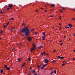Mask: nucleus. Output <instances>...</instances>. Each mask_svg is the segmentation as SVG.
I'll use <instances>...</instances> for the list:
<instances>
[{"instance_id": "47", "label": "nucleus", "mask_w": 75, "mask_h": 75, "mask_svg": "<svg viewBox=\"0 0 75 75\" xmlns=\"http://www.w3.org/2000/svg\"><path fill=\"white\" fill-rule=\"evenodd\" d=\"M72 20H75V18H73L72 19Z\"/></svg>"}, {"instance_id": "10", "label": "nucleus", "mask_w": 75, "mask_h": 75, "mask_svg": "<svg viewBox=\"0 0 75 75\" xmlns=\"http://www.w3.org/2000/svg\"><path fill=\"white\" fill-rule=\"evenodd\" d=\"M41 54H42V55H45V52H42L41 53Z\"/></svg>"}, {"instance_id": "11", "label": "nucleus", "mask_w": 75, "mask_h": 75, "mask_svg": "<svg viewBox=\"0 0 75 75\" xmlns=\"http://www.w3.org/2000/svg\"><path fill=\"white\" fill-rule=\"evenodd\" d=\"M45 36H42V39L43 40H45V38H44Z\"/></svg>"}, {"instance_id": "37", "label": "nucleus", "mask_w": 75, "mask_h": 75, "mask_svg": "<svg viewBox=\"0 0 75 75\" xmlns=\"http://www.w3.org/2000/svg\"><path fill=\"white\" fill-rule=\"evenodd\" d=\"M55 50H54L53 51V52H55Z\"/></svg>"}, {"instance_id": "34", "label": "nucleus", "mask_w": 75, "mask_h": 75, "mask_svg": "<svg viewBox=\"0 0 75 75\" xmlns=\"http://www.w3.org/2000/svg\"><path fill=\"white\" fill-rule=\"evenodd\" d=\"M19 45L20 47H21V46H22V45H21V43H20L19 44Z\"/></svg>"}, {"instance_id": "53", "label": "nucleus", "mask_w": 75, "mask_h": 75, "mask_svg": "<svg viewBox=\"0 0 75 75\" xmlns=\"http://www.w3.org/2000/svg\"><path fill=\"white\" fill-rule=\"evenodd\" d=\"M14 28H12V30H14Z\"/></svg>"}, {"instance_id": "31", "label": "nucleus", "mask_w": 75, "mask_h": 75, "mask_svg": "<svg viewBox=\"0 0 75 75\" xmlns=\"http://www.w3.org/2000/svg\"><path fill=\"white\" fill-rule=\"evenodd\" d=\"M9 23H10V22H8V23H7V25H8Z\"/></svg>"}, {"instance_id": "9", "label": "nucleus", "mask_w": 75, "mask_h": 75, "mask_svg": "<svg viewBox=\"0 0 75 75\" xmlns=\"http://www.w3.org/2000/svg\"><path fill=\"white\" fill-rule=\"evenodd\" d=\"M7 70H10V67H8L7 68Z\"/></svg>"}, {"instance_id": "8", "label": "nucleus", "mask_w": 75, "mask_h": 75, "mask_svg": "<svg viewBox=\"0 0 75 75\" xmlns=\"http://www.w3.org/2000/svg\"><path fill=\"white\" fill-rule=\"evenodd\" d=\"M45 63H46L47 64V59H45Z\"/></svg>"}, {"instance_id": "26", "label": "nucleus", "mask_w": 75, "mask_h": 75, "mask_svg": "<svg viewBox=\"0 0 75 75\" xmlns=\"http://www.w3.org/2000/svg\"><path fill=\"white\" fill-rule=\"evenodd\" d=\"M28 60L29 61H31V59L30 58H28Z\"/></svg>"}, {"instance_id": "43", "label": "nucleus", "mask_w": 75, "mask_h": 75, "mask_svg": "<svg viewBox=\"0 0 75 75\" xmlns=\"http://www.w3.org/2000/svg\"><path fill=\"white\" fill-rule=\"evenodd\" d=\"M73 35H74V37H75V34H74Z\"/></svg>"}, {"instance_id": "25", "label": "nucleus", "mask_w": 75, "mask_h": 75, "mask_svg": "<svg viewBox=\"0 0 75 75\" xmlns=\"http://www.w3.org/2000/svg\"><path fill=\"white\" fill-rule=\"evenodd\" d=\"M4 27L6 28V27H7V26H6V25H4Z\"/></svg>"}, {"instance_id": "57", "label": "nucleus", "mask_w": 75, "mask_h": 75, "mask_svg": "<svg viewBox=\"0 0 75 75\" xmlns=\"http://www.w3.org/2000/svg\"><path fill=\"white\" fill-rule=\"evenodd\" d=\"M41 9H42H42H43V8H41Z\"/></svg>"}, {"instance_id": "1", "label": "nucleus", "mask_w": 75, "mask_h": 75, "mask_svg": "<svg viewBox=\"0 0 75 75\" xmlns=\"http://www.w3.org/2000/svg\"><path fill=\"white\" fill-rule=\"evenodd\" d=\"M20 33H25V36H28L29 35V33H30V30L28 29V28L25 27L22 29L21 30L20 32Z\"/></svg>"}, {"instance_id": "24", "label": "nucleus", "mask_w": 75, "mask_h": 75, "mask_svg": "<svg viewBox=\"0 0 75 75\" xmlns=\"http://www.w3.org/2000/svg\"><path fill=\"white\" fill-rule=\"evenodd\" d=\"M7 10H10V7L7 8Z\"/></svg>"}, {"instance_id": "16", "label": "nucleus", "mask_w": 75, "mask_h": 75, "mask_svg": "<svg viewBox=\"0 0 75 75\" xmlns=\"http://www.w3.org/2000/svg\"><path fill=\"white\" fill-rule=\"evenodd\" d=\"M32 73H33V74H34V72H35V70H34L33 71H32Z\"/></svg>"}, {"instance_id": "58", "label": "nucleus", "mask_w": 75, "mask_h": 75, "mask_svg": "<svg viewBox=\"0 0 75 75\" xmlns=\"http://www.w3.org/2000/svg\"><path fill=\"white\" fill-rule=\"evenodd\" d=\"M73 59L74 60H75V59H74V58H73Z\"/></svg>"}, {"instance_id": "7", "label": "nucleus", "mask_w": 75, "mask_h": 75, "mask_svg": "<svg viewBox=\"0 0 75 75\" xmlns=\"http://www.w3.org/2000/svg\"><path fill=\"white\" fill-rule=\"evenodd\" d=\"M2 74V73H3L4 72V71H3V70H2V69H1L0 70Z\"/></svg>"}, {"instance_id": "32", "label": "nucleus", "mask_w": 75, "mask_h": 75, "mask_svg": "<svg viewBox=\"0 0 75 75\" xmlns=\"http://www.w3.org/2000/svg\"><path fill=\"white\" fill-rule=\"evenodd\" d=\"M54 73V71H52L51 72V73H50V74H52Z\"/></svg>"}, {"instance_id": "46", "label": "nucleus", "mask_w": 75, "mask_h": 75, "mask_svg": "<svg viewBox=\"0 0 75 75\" xmlns=\"http://www.w3.org/2000/svg\"><path fill=\"white\" fill-rule=\"evenodd\" d=\"M62 44H63L62 43L60 45H62Z\"/></svg>"}, {"instance_id": "61", "label": "nucleus", "mask_w": 75, "mask_h": 75, "mask_svg": "<svg viewBox=\"0 0 75 75\" xmlns=\"http://www.w3.org/2000/svg\"><path fill=\"white\" fill-rule=\"evenodd\" d=\"M73 51H74V52H75V50H74Z\"/></svg>"}, {"instance_id": "18", "label": "nucleus", "mask_w": 75, "mask_h": 75, "mask_svg": "<svg viewBox=\"0 0 75 75\" xmlns=\"http://www.w3.org/2000/svg\"><path fill=\"white\" fill-rule=\"evenodd\" d=\"M64 57H60L61 59H64Z\"/></svg>"}, {"instance_id": "51", "label": "nucleus", "mask_w": 75, "mask_h": 75, "mask_svg": "<svg viewBox=\"0 0 75 75\" xmlns=\"http://www.w3.org/2000/svg\"><path fill=\"white\" fill-rule=\"evenodd\" d=\"M66 61H64L63 62V63H64V62H66Z\"/></svg>"}, {"instance_id": "14", "label": "nucleus", "mask_w": 75, "mask_h": 75, "mask_svg": "<svg viewBox=\"0 0 75 75\" xmlns=\"http://www.w3.org/2000/svg\"><path fill=\"white\" fill-rule=\"evenodd\" d=\"M41 48H42V46H40L39 47V49H41Z\"/></svg>"}, {"instance_id": "3", "label": "nucleus", "mask_w": 75, "mask_h": 75, "mask_svg": "<svg viewBox=\"0 0 75 75\" xmlns=\"http://www.w3.org/2000/svg\"><path fill=\"white\" fill-rule=\"evenodd\" d=\"M28 38H29L28 40V41H31V40H32V38H33L31 37V38H29V37H28Z\"/></svg>"}, {"instance_id": "40", "label": "nucleus", "mask_w": 75, "mask_h": 75, "mask_svg": "<svg viewBox=\"0 0 75 75\" xmlns=\"http://www.w3.org/2000/svg\"><path fill=\"white\" fill-rule=\"evenodd\" d=\"M37 34L38 33H37V32H35V34Z\"/></svg>"}, {"instance_id": "17", "label": "nucleus", "mask_w": 75, "mask_h": 75, "mask_svg": "<svg viewBox=\"0 0 75 75\" xmlns=\"http://www.w3.org/2000/svg\"><path fill=\"white\" fill-rule=\"evenodd\" d=\"M65 28H66V29H67V28H69V27H68L67 26H66L64 27Z\"/></svg>"}, {"instance_id": "64", "label": "nucleus", "mask_w": 75, "mask_h": 75, "mask_svg": "<svg viewBox=\"0 0 75 75\" xmlns=\"http://www.w3.org/2000/svg\"><path fill=\"white\" fill-rule=\"evenodd\" d=\"M11 31H12V30H11Z\"/></svg>"}, {"instance_id": "62", "label": "nucleus", "mask_w": 75, "mask_h": 75, "mask_svg": "<svg viewBox=\"0 0 75 75\" xmlns=\"http://www.w3.org/2000/svg\"><path fill=\"white\" fill-rule=\"evenodd\" d=\"M69 40L70 41V40H71V39H69Z\"/></svg>"}, {"instance_id": "41", "label": "nucleus", "mask_w": 75, "mask_h": 75, "mask_svg": "<svg viewBox=\"0 0 75 75\" xmlns=\"http://www.w3.org/2000/svg\"><path fill=\"white\" fill-rule=\"evenodd\" d=\"M11 20H14V18H11Z\"/></svg>"}, {"instance_id": "6", "label": "nucleus", "mask_w": 75, "mask_h": 75, "mask_svg": "<svg viewBox=\"0 0 75 75\" xmlns=\"http://www.w3.org/2000/svg\"><path fill=\"white\" fill-rule=\"evenodd\" d=\"M69 26L70 27V28H71V27H72V25L71 24H69Z\"/></svg>"}, {"instance_id": "28", "label": "nucleus", "mask_w": 75, "mask_h": 75, "mask_svg": "<svg viewBox=\"0 0 75 75\" xmlns=\"http://www.w3.org/2000/svg\"><path fill=\"white\" fill-rule=\"evenodd\" d=\"M0 13H1V14H2V13H4V12L1 11L0 12Z\"/></svg>"}, {"instance_id": "52", "label": "nucleus", "mask_w": 75, "mask_h": 75, "mask_svg": "<svg viewBox=\"0 0 75 75\" xmlns=\"http://www.w3.org/2000/svg\"><path fill=\"white\" fill-rule=\"evenodd\" d=\"M48 62H49V61L47 60V63H48Z\"/></svg>"}, {"instance_id": "54", "label": "nucleus", "mask_w": 75, "mask_h": 75, "mask_svg": "<svg viewBox=\"0 0 75 75\" xmlns=\"http://www.w3.org/2000/svg\"><path fill=\"white\" fill-rule=\"evenodd\" d=\"M24 25V23H23L22 24V25Z\"/></svg>"}, {"instance_id": "56", "label": "nucleus", "mask_w": 75, "mask_h": 75, "mask_svg": "<svg viewBox=\"0 0 75 75\" xmlns=\"http://www.w3.org/2000/svg\"><path fill=\"white\" fill-rule=\"evenodd\" d=\"M34 75H37V74H34Z\"/></svg>"}, {"instance_id": "60", "label": "nucleus", "mask_w": 75, "mask_h": 75, "mask_svg": "<svg viewBox=\"0 0 75 75\" xmlns=\"http://www.w3.org/2000/svg\"><path fill=\"white\" fill-rule=\"evenodd\" d=\"M60 42H62V40H60Z\"/></svg>"}, {"instance_id": "59", "label": "nucleus", "mask_w": 75, "mask_h": 75, "mask_svg": "<svg viewBox=\"0 0 75 75\" xmlns=\"http://www.w3.org/2000/svg\"><path fill=\"white\" fill-rule=\"evenodd\" d=\"M52 69H51L50 70L51 71Z\"/></svg>"}, {"instance_id": "12", "label": "nucleus", "mask_w": 75, "mask_h": 75, "mask_svg": "<svg viewBox=\"0 0 75 75\" xmlns=\"http://www.w3.org/2000/svg\"><path fill=\"white\" fill-rule=\"evenodd\" d=\"M51 6L52 7H54V6H55V5L53 4H51Z\"/></svg>"}, {"instance_id": "20", "label": "nucleus", "mask_w": 75, "mask_h": 75, "mask_svg": "<svg viewBox=\"0 0 75 75\" xmlns=\"http://www.w3.org/2000/svg\"><path fill=\"white\" fill-rule=\"evenodd\" d=\"M54 74H55L57 73V71H56V70L54 71Z\"/></svg>"}, {"instance_id": "29", "label": "nucleus", "mask_w": 75, "mask_h": 75, "mask_svg": "<svg viewBox=\"0 0 75 75\" xmlns=\"http://www.w3.org/2000/svg\"><path fill=\"white\" fill-rule=\"evenodd\" d=\"M61 57H60V56H58V58H60Z\"/></svg>"}, {"instance_id": "55", "label": "nucleus", "mask_w": 75, "mask_h": 75, "mask_svg": "<svg viewBox=\"0 0 75 75\" xmlns=\"http://www.w3.org/2000/svg\"><path fill=\"white\" fill-rule=\"evenodd\" d=\"M65 37H66V36H64V38H65Z\"/></svg>"}, {"instance_id": "63", "label": "nucleus", "mask_w": 75, "mask_h": 75, "mask_svg": "<svg viewBox=\"0 0 75 75\" xmlns=\"http://www.w3.org/2000/svg\"><path fill=\"white\" fill-rule=\"evenodd\" d=\"M62 52L64 51V50H62Z\"/></svg>"}, {"instance_id": "23", "label": "nucleus", "mask_w": 75, "mask_h": 75, "mask_svg": "<svg viewBox=\"0 0 75 75\" xmlns=\"http://www.w3.org/2000/svg\"><path fill=\"white\" fill-rule=\"evenodd\" d=\"M5 67L6 68H7V65H5Z\"/></svg>"}, {"instance_id": "50", "label": "nucleus", "mask_w": 75, "mask_h": 75, "mask_svg": "<svg viewBox=\"0 0 75 75\" xmlns=\"http://www.w3.org/2000/svg\"><path fill=\"white\" fill-rule=\"evenodd\" d=\"M59 25H62V24H61V23H59Z\"/></svg>"}, {"instance_id": "15", "label": "nucleus", "mask_w": 75, "mask_h": 75, "mask_svg": "<svg viewBox=\"0 0 75 75\" xmlns=\"http://www.w3.org/2000/svg\"><path fill=\"white\" fill-rule=\"evenodd\" d=\"M25 63H23V65H22V67L23 68V67H24V65H25Z\"/></svg>"}, {"instance_id": "22", "label": "nucleus", "mask_w": 75, "mask_h": 75, "mask_svg": "<svg viewBox=\"0 0 75 75\" xmlns=\"http://www.w3.org/2000/svg\"><path fill=\"white\" fill-rule=\"evenodd\" d=\"M62 9H63V10H64V9H66L65 8H64V7H62Z\"/></svg>"}, {"instance_id": "39", "label": "nucleus", "mask_w": 75, "mask_h": 75, "mask_svg": "<svg viewBox=\"0 0 75 75\" xmlns=\"http://www.w3.org/2000/svg\"><path fill=\"white\" fill-rule=\"evenodd\" d=\"M45 13H47V10H45Z\"/></svg>"}, {"instance_id": "19", "label": "nucleus", "mask_w": 75, "mask_h": 75, "mask_svg": "<svg viewBox=\"0 0 75 75\" xmlns=\"http://www.w3.org/2000/svg\"><path fill=\"white\" fill-rule=\"evenodd\" d=\"M40 65H38V68H40Z\"/></svg>"}, {"instance_id": "5", "label": "nucleus", "mask_w": 75, "mask_h": 75, "mask_svg": "<svg viewBox=\"0 0 75 75\" xmlns=\"http://www.w3.org/2000/svg\"><path fill=\"white\" fill-rule=\"evenodd\" d=\"M13 6V5L12 4H11V5H9L8 6V7H9L10 8H11V7H12Z\"/></svg>"}, {"instance_id": "2", "label": "nucleus", "mask_w": 75, "mask_h": 75, "mask_svg": "<svg viewBox=\"0 0 75 75\" xmlns=\"http://www.w3.org/2000/svg\"><path fill=\"white\" fill-rule=\"evenodd\" d=\"M33 47L32 49H31V51H33V50H35V47L36 45H35V44H33Z\"/></svg>"}, {"instance_id": "44", "label": "nucleus", "mask_w": 75, "mask_h": 75, "mask_svg": "<svg viewBox=\"0 0 75 75\" xmlns=\"http://www.w3.org/2000/svg\"><path fill=\"white\" fill-rule=\"evenodd\" d=\"M36 12H38V10H36Z\"/></svg>"}, {"instance_id": "4", "label": "nucleus", "mask_w": 75, "mask_h": 75, "mask_svg": "<svg viewBox=\"0 0 75 75\" xmlns=\"http://www.w3.org/2000/svg\"><path fill=\"white\" fill-rule=\"evenodd\" d=\"M47 65V64H44L43 65V66L41 67V69H44V68H45Z\"/></svg>"}, {"instance_id": "13", "label": "nucleus", "mask_w": 75, "mask_h": 75, "mask_svg": "<svg viewBox=\"0 0 75 75\" xmlns=\"http://www.w3.org/2000/svg\"><path fill=\"white\" fill-rule=\"evenodd\" d=\"M18 61L19 62H20V61H21V59L20 58L18 59Z\"/></svg>"}, {"instance_id": "33", "label": "nucleus", "mask_w": 75, "mask_h": 75, "mask_svg": "<svg viewBox=\"0 0 75 75\" xmlns=\"http://www.w3.org/2000/svg\"><path fill=\"white\" fill-rule=\"evenodd\" d=\"M15 50V48L13 47L12 50V51H13V50Z\"/></svg>"}, {"instance_id": "21", "label": "nucleus", "mask_w": 75, "mask_h": 75, "mask_svg": "<svg viewBox=\"0 0 75 75\" xmlns=\"http://www.w3.org/2000/svg\"><path fill=\"white\" fill-rule=\"evenodd\" d=\"M43 35H45V33L44 32H42Z\"/></svg>"}, {"instance_id": "49", "label": "nucleus", "mask_w": 75, "mask_h": 75, "mask_svg": "<svg viewBox=\"0 0 75 75\" xmlns=\"http://www.w3.org/2000/svg\"><path fill=\"white\" fill-rule=\"evenodd\" d=\"M60 12H62V11H61V10L60 11Z\"/></svg>"}, {"instance_id": "35", "label": "nucleus", "mask_w": 75, "mask_h": 75, "mask_svg": "<svg viewBox=\"0 0 75 75\" xmlns=\"http://www.w3.org/2000/svg\"><path fill=\"white\" fill-rule=\"evenodd\" d=\"M59 20H61V16H59Z\"/></svg>"}, {"instance_id": "27", "label": "nucleus", "mask_w": 75, "mask_h": 75, "mask_svg": "<svg viewBox=\"0 0 75 75\" xmlns=\"http://www.w3.org/2000/svg\"><path fill=\"white\" fill-rule=\"evenodd\" d=\"M50 17H54V16L53 15H52V16L50 15Z\"/></svg>"}, {"instance_id": "42", "label": "nucleus", "mask_w": 75, "mask_h": 75, "mask_svg": "<svg viewBox=\"0 0 75 75\" xmlns=\"http://www.w3.org/2000/svg\"><path fill=\"white\" fill-rule=\"evenodd\" d=\"M32 69V67H30V70H31V69Z\"/></svg>"}, {"instance_id": "36", "label": "nucleus", "mask_w": 75, "mask_h": 75, "mask_svg": "<svg viewBox=\"0 0 75 75\" xmlns=\"http://www.w3.org/2000/svg\"><path fill=\"white\" fill-rule=\"evenodd\" d=\"M53 62H56V61H55V60H54L53 61Z\"/></svg>"}, {"instance_id": "38", "label": "nucleus", "mask_w": 75, "mask_h": 75, "mask_svg": "<svg viewBox=\"0 0 75 75\" xmlns=\"http://www.w3.org/2000/svg\"><path fill=\"white\" fill-rule=\"evenodd\" d=\"M1 33H3V31H2L0 32V33L1 34Z\"/></svg>"}, {"instance_id": "48", "label": "nucleus", "mask_w": 75, "mask_h": 75, "mask_svg": "<svg viewBox=\"0 0 75 75\" xmlns=\"http://www.w3.org/2000/svg\"><path fill=\"white\" fill-rule=\"evenodd\" d=\"M59 28H60V30H61V27H59Z\"/></svg>"}, {"instance_id": "30", "label": "nucleus", "mask_w": 75, "mask_h": 75, "mask_svg": "<svg viewBox=\"0 0 75 75\" xmlns=\"http://www.w3.org/2000/svg\"><path fill=\"white\" fill-rule=\"evenodd\" d=\"M66 64V63H65V64H62V65L63 66H64V65H65V64Z\"/></svg>"}, {"instance_id": "45", "label": "nucleus", "mask_w": 75, "mask_h": 75, "mask_svg": "<svg viewBox=\"0 0 75 75\" xmlns=\"http://www.w3.org/2000/svg\"><path fill=\"white\" fill-rule=\"evenodd\" d=\"M33 30H34V29H33L32 30H31V31H33Z\"/></svg>"}]
</instances>
